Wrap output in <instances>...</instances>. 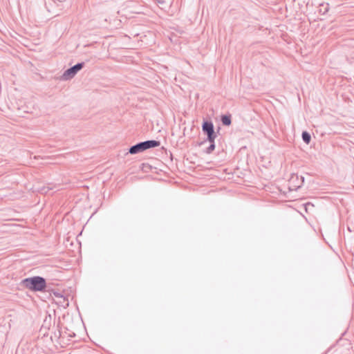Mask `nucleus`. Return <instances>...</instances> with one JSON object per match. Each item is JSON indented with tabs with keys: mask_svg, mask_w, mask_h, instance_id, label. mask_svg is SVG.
<instances>
[{
	"mask_svg": "<svg viewBox=\"0 0 354 354\" xmlns=\"http://www.w3.org/2000/svg\"><path fill=\"white\" fill-rule=\"evenodd\" d=\"M21 283L26 288L34 292L43 291L46 286V279L39 276L24 279Z\"/></svg>",
	"mask_w": 354,
	"mask_h": 354,
	"instance_id": "nucleus-1",
	"label": "nucleus"
},
{
	"mask_svg": "<svg viewBox=\"0 0 354 354\" xmlns=\"http://www.w3.org/2000/svg\"><path fill=\"white\" fill-rule=\"evenodd\" d=\"M160 142L155 140H149L143 142H140L133 146L129 149V153L131 154H136L142 152L147 149L154 148L160 146Z\"/></svg>",
	"mask_w": 354,
	"mask_h": 354,
	"instance_id": "nucleus-2",
	"label": "nucleus"
},
{
	"mask_svg": "<svg viewBox=\"0 0 354 354\" xmlns=\"http://www.w3.org/2000/svg\"><path fill=\"white\" fill-rule=\"evenodd\" d=\"M84 63L80 62L66 69L61 76L62 80H69L75 77V75L84 67Z\"/></svg>",
	"mask_w": 354,
	"mask_h": 354,
	"instance_id": "nucleus-3",
	"label": "nucleus"
},
{
	"mask_svg": "<svg viewBox=\"0 0 354 354\" xmlns=\"http://www.w3.org/2000/svg\"><path fill=\"white\" fill-rule=\"evenodd\" d=\"M202 130L207 135V140L209 142H214L216 134L213 123L211 121H204L202 124Z\"/></svg>",
	"mask_w": 354,
	"mask_h": 354,
	"instance_id": "nucleus-4",
	"label": "nucleus"
},
{
	"mask_svg": "<svg viewBox=\"0 0 354 354\" xmlns=\"http://www.w3.org/2000/svg\"><path fill=\"white\" fill-rule=\"evenodd\" d=\"M222 124L225 126H230L232 123L230 115H223L221 116Z\"/></svg>",
	"mask_w": 354,
	"mask_h": 354,
	"instance_id": "nucleus-5",
	"label": "nucleus"
},
{
	"mask_svg": "<svg viewBox=\"0 0 354 354\" xmlns=\"http://www.w3.org/2000/svg\"><path fill=\"white\" fill-rule=\"evenodd\" d=\"M302 140L303 141L306 143L309 144L311 140V136L310 134L307 131H303L301 134Z\"/></svg>",
	"mask_w": 354,
	"mask_h": 354,
	"instance_id": "nucleus-6",
	"label": "nucleus"
},
{
	"mask_svg": "<svg viewBox=\"0 0 354 354\" xmlns=\"http://www.w3.org/2000/svg\"><path fill=\"white\" fill-rule=\"evenodd\" d=\"M295 180H299V183L297 185H290L289 186V189L290 191H296L302 185V183H304V178H295Z\"/></svg>",
	"mask_w": 354,
	"mask_h": 354,
	"instance_id": "nucleus-7",
	"label": "nucleus"
},
{
	"mask_svg": "<svg viewBox=\"0 0 354 354\" xmlns=\"http://www.w3.org/2000/svg\"><path fill=\"white\" fill-rule=\"evenodd\" d=\"M215 149V144L214 142H210L209 146L206 149L205 152L207 153H211Z\"/></svg>",
	"mask_w": 354,
	"mask_h": 354,
	"instance_id": "nucleus-8",
	"label": "nucleus"
},
{
	"mask_svg": "<svg viewBox=\"0 0 354 354\" xmlns=\"http://www.w3.org/2000/svg\"><path fill=\"white\" fill-rule=\"evenodd\" d=\"M54 295H55L56 297H60V298L62 297V295H61V293L55 292Z\"/></svg>",
	"mask_w": 354,
	"mask_h": 354,
	"instance_id": "nucleus-9",
	"label": "nucleus"
},
{
	"mask_svg": "<svg viewBox=\"0 0 354 354\" xmlns=\"http://www.w3.org/2000/svg\"><path fill=\"white\" fill-rule=\"evenodd\" d=\"M327 10H328V8L326 7V8H325V11H324V12H326Z\"/></svg>",
	"mask_w": 354,
	"mask_h": 354,
	"instance_id": "nucleus-10",
	"label": "nucleus"
}]
</instances>
